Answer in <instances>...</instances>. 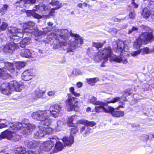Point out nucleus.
Here are the masks:
<instances>
[{
    "label": "nucleus",
    "mask_w": 154,
    "mask_h": 154,
    "mask_svg": "<svg viewBox=\"0 0 154 154\" xmlns=\"http://www.w3.org/2000/svg\"><path fill=\"white\" fill-rule=\"evenodd\" d=\"M69 32L67 29H58L56 33H52L48 38L53 41V48H57L61 47L67 52H72L83 44V39L79 34L70 33L72 38H70Z\"/></svg>",
    "instance_id": "nucleus-1"
},
{
    "label": "nucleus",
    "mask_w": 154,
    "mask_h": 154,
    "mask_svg": "<svg viewBox=\"0 0 154 154\" xmlns=\"http://www.w3.org/2000/svg\"><path fill=\"white\" fill-rule=\"evenodd\" d=\"M62 111V107L60 105H55L51 106L49 110H39L33 112L31 117L35 120H41L43 124L48 126L51 123V119L50 118L51 116L57 118L61 115Z\"/></svg>",
    "instance_id": "nucleus-2"
},
{
    "label": "nucleus",
    "mask_w": 154,
    "mask_h": 154,
    "mask_svg": "<svg viewBox=\"0 0 154 154\" xmlns=\"http://www.w3.org/2000/svg\"><path fill=\"white\" fill-rule=\"evenodd\" d=\"M35 25L34 22L29 21L23 24V30L21 29H18L15 27L9 26L8 28V31L12 36L17 35L20 38H23V35L27 34V33H32L36 36L40 35L42 33L46 34L48 32L51 30L50 27H47L43 29V32H42L37 29Z\"/></svg>",
    "instance_id": "nucleus-3"
},
{
    "label": "nucleus",
    "mask_w": 154,
    "mask_h": 154,
    "mask_svg": "<svg viewBox=\"0 0 154 154\" xmlns=\"http://www.w3.org/2000/svg\"><path fill=\"white\" fill-rule=\"evenodd\" d=\"M22 122L9 123L6 119H0V129L7 128L9 126L13 130L14 133L20 131V132L23 134H28L35 128L34 125L29 123L27 119H24Z\"/></svg>",
    "instance_id": "nucleus-4"
},
{
    "label": "nucleus",
    "mask_w": 154,
    "mask_h": 154,
    "mask_svg": "<svg viewBox=\"0 0 154 154\" xmlns=\"http://www.w3.org/2000/svg\"><path fill=\"white\" fill-rule=\"evenodd\" d=\"M24 85L16 80L11 81L9 83H5L1 86V91L5 95H9L12 91H20L24 88Z\"/></svg>",
    "instance_id": "nucleus-5"
},
{
    "label": "nucleus",
    "mask_w": 154,
    "mask_h": 154,
    "mask_svg": "<svg viewBox=\"0 0 154 154\" xmlns=\"http://www.w3.org/2000/svg\"><path fill=\"white\" fill-rule=\"evenodd\" d=\"M74 88L71 87L69 88V91L71 94H68V99L66 100V103L70 107L71 110H74L75 108H79L80 106L79 100L76 97L72 96L71 94L76 97L80 96V94L75 91Z\"/></svg>",
    "instance_id": "nucleus-6"
},
{
    "label": "nucleus",
    "mask_w": 154,
    "mask_h": 154,
    "mask_svg": "<svg viewBox=\"0 0 154 154\" xmlns=\"http://www.w3.org/2000/svg\"><path fill=\"white\" fill-rule=\"evenodd\" d=\"M112 51L109 47L105 48L103 50H100L95 55L94 60L99 62L101 60L107 61L109 57H113Z\"/></svg>",
    "instance_id": "nucleus-7"
},
{
    "label": "nucleus",
    "mask_w": 154,
    "mask_h": 154,
    "mask_svg": "<svg viewBox=\"0 0 154 154\" xmlns=\"http://www.w3.org/2000/svg\"><path fill=\"white\" fill-rule=\"evenodd\" d=\"M154 37L152 32H143L140 35L139 37L134 42L133 46L134 48L139 49L143 43L147 44L150 40H153Z\"/></svg>",
    "instance_id": "nucleus-8"
},
{
    "label": "nucleus",
    "mask_w": 154,
    "mask_h": 154,
    "mask_svg": "<svg viewBox=\"0 0 154 154\" xmlns=\"http://www.w3.org/2000/svg\"><path fill=\"white\" fill-rule=\"evenodd\" d=\"M2 65H4V66L0 69V77L3 76L5 74L8 75L10 74L8 72L14 76L17 75L18 71L14 69L12 63L5 62V63H2Z\"/></svg>",
    "instance_id": "nucleus-9"
},
{
    "label": "nucleus",
    "mask_w": 154,
    "mask_h": 154,
    "mask_svg": "<svg viewBox=\"0 0 154 154\" xmlns=\"http://www.w3.org/2000/svg\"><path fill=\"white\" fill-rule=\"evenodd\" d=\"M53 140H50L46 141L40 144L38 147V153H45V152H48L51 150L53 147H54L55 143H56V140L53 138Z\"/></svg>",
    "instance_id": "nucleus-10"
},
{
    "label": "nucleus",
    "mask_w": 154,
    "mask_h": 154,
    "mask_svg": "<svg viewBox=\"0 0 154 154\" xmlns=\"http://www.w3.org/2000/svg\"><path fill=\"white\" fill-rule=\"evenodd\" d=\"M126 42L119 41L117 43V48L116 52L118 51L122 53L124 51L127 52L129 49L130 45L129 44H127Z\"/></svg>",
    "instance_id": "nucleus-11"
},
{
    "label": "nucleus",
    "mask_w": 154,
    "mask_h": 154,
    "mask_svg": "<svg viewBox=\"0 0 154 154\" xmlns=\"http://www.w3.org/2000/svg\"><path fill=\"white\" fill-rule=\"evenodd\" d=\"M32 69H28L25 70L22 74V78L25 81H28L32 79V77L34 75Z\"/></svg>",
    "instance_id": "nucleus-12"
},
{
    "label": "nucleus",
    "mask_w": 154,
    "mask_h": 154,
    "mask_svg": "<svg viewBox=\"0 0 154 154\" xmlns=\"http://www.w3.org/2000/svg\"><path fill=\"white\" fill-rule=\"evenodd\" d=\"M17 49L15 44L11 42L7 43L3 48L5 52L12 53Z\"/></svg>",
    "instance_id": "nucleus-13"
},
{
    "label": "nucleus",
    "mask_w": 154,
    "mask_h": 154,
    "mask_svg": "<svg viewBox=\"0 0 154 154\" xmlns=\"http://www.w3.org/2000/svg\"><path fill=\"white\" fill-rule=\"evenodd\" d=\"M25 143L29 148H32L33 149L32 150L34 151L36 150V151L38 152V146L39 145L38 142L36 141H32L29 142L26 141Z\"/></svg>",
    "instance_id": "nucleus-14"
},
{
    "label": "nucleus",
    "mask_w": 154,
    "mask_h": 154,
    "mask_svg": "<svg viewBox=\"0 0 154 154\" xmlns=\"http://www.w3.org/2000/svg\"><path fill=\"white\" fill-rule=\"evenodd\" d=\"M122 53H121L120 56L115 57L114 58V60L118 62L126 64L128 62L127 59V58L128 57V56L125 55L123 56Z\"/></svg>",
    "instance_id": "nucleus-15"
},
{
    "label": "nucleus",
    "mask_w": 154,
    "mask_h": 154,
    "mask_svg": "<svg viewBox=\"0 0 154 154\" xmlns=\"http://www.w3.org/2000/svg\"><path fill=\"white\" fill-rule=\"evenodd\" d=\"M46 134V131H45V128L43 125H40L39 126L38 130L37 132L35 134L34 137L36 138H40L43 137Z\"/></svg>",
    "instance_id": "nucleus-16"
},
{
    "label": "nucleus",
    "mask_w": 154,
    "mask_h": 154,
    "mask_svg": "<svg viewBox=\"0 0 154 154\" xmlns=\"http://www.w3.org/2000/svg\"><path fill=\"white\" fill-rule=\"evenodd\" d=\"M13 133H14L13 131H10L8 129H7L2 132V134L0 135V139L7 138L8 140H11Z\"/></svg>",
    "instance_id": "nucleus-17"
},
{
    "label": "nucleus",
    "mask_w": 154,
    "mask_h": 154,
    "mask_svg": "<svg viewBox=\"0 0 154 154\" xmlns=\"http://www.w3.org/2000/svg\"><path fill=\"white\" fill-rule=\"evenodd\" d=\"M45 93L44 91L40 90L39 88H37L32 94V97L35 99L42 98L43 94Z\"/></svg>",
    "instance_id": "nucleus-18"
},
{
    "label": "nucleus",
    "mask_w": 154,
    "mask_h": 154,
    "mask_svg": "<svg viewBox=\"0 0 154 154\" xmlns=\"http://www.w3.org/2000/svg\"><path fill=\"white\" fill-rule=\"evenodd\" d=\"M105 103H102L101 105H99L98 106H96L95 109L97 112L104 111L105 112L109 113V111L111 109H112L111 106H109L107 108H105L103 106Z\"/></svg>",
    "instance_id": "nucleus-19"
},
{
    "label": "nucleus",
    "mask_w": 154,
    "mask_h": 154,
    "mask_svg": "<svg viewBox=\"0 0 154 154\" xmlns=\"http://www.w3.org/2000/svg\"><path fill=\"white\" fill-rule=\"evenodd\" d=\"M62 140L65 146H70L73 143L74 138L73 136L71 135L69 137H63Z\"/></svg>",
    "instance_id": "nucleus-20"
},
{
    "label": "nucleus",
    "mask_w": 154,
    "mask_h": 154,
    "mask_svg": "<svg viewBox=\"0 0 154 154\" xmlns=\"http://www.w3.org/2000/svg\"><path fill=\"white\" fill-rule=\"evenodd\" d=\"M112 109L109 110V113L111 112L112 115L114 117H123L124 115V113L123 111H114L113 108L111 106Z\"/></svg>",
    "instance_id": "nucleus-21"
},
{
    "label": "nucleus",
    "mask_w": 154,
    "mask_h": 154,
    "mask_svg": "<svg viewBox=\"0 0 154 154\" xmlns=\"http://www.w3.org/2000/svg\"><path fill=\"white\" fill-rule=\"evenodd\" d=\"M77 116L75 115L69 116L67 121L68 125L70 127H74L75 125L73 122L77 120Z\"/></svg>",
    "instance_id": "nucleus-22"
},
{
    "label": "nucleus",
    "mask_w": 154,
    "mask_h": 154,
    "mask_svg": "<svg viewBox=\"0 0 154 154\" xmlns=\"http://www.w3.org/2000/svg\"><path fill=\"white\" fill-rule=\"evenodd\" d=\"M35 10H26V13L28 16H32L34 17L40 19L42 18L41 16L36 13L34 11Z\"/></svg>",
    "instance_id": "nucleus-23"
},
{
    "label": "nucleus",
    "mask_w": 154,
    "mask_h": 154,
    "mask_svg": "<svg viewBox=\"0 0 154 154\" xmlns=\"http://www.w3.org/2000/svg\"><path fill=\"white\" fill-rule=\"evenodd\" d=\"M56 143L55 146L54 148H55L57 149H54L53 151V153L56 152L58 151L62 150L64 147L63 145L61 142H60L59 141L57 142L56 140Z\"/></svg>",
    "instance_id": "nucleus-24"
},
{
    "label": "nucleus",
    "mask_w": 154,
    "mask_h": 154,
    "mask_svg": "<svg viewBox=\"0 0 154 154\" xmlns=\"http://www.w3.org/2000/svg\"><path fill=\"white\" fill-rule=\"evenodd\" d=\"M38 121H41V122L40 123V125H43V126L44 128H45V131H46V134H49L51 133L53 131H54V128L53 127V125L52 126V128H51L49 127L51 124L48 126L45 125L42 123L41 120Z\"/></svg>",
    "instance_id": "nucleus-25"
},
{
    "label": "nucleus",
    "mask_w": 154,
    "mask_h": 154,
    "mask_svg": "<svg viewBox=\"0 0 154 154\" xmlns=\"http://www.w3.org/2000/svg\"><path fill=\"white\" fill-rule=\"evenodd\" d=\"M88 102L94 105H101L102 102L100 101H97V98L93 97L89 99L88 100Z\"/></svg>",
    "instance_id": "nucleus-26"
},
{
    "label": "nucleus",
    "mask_w": 154,
    "mask_h": 154,
    "mask_svg": "<svg viewBox=\"0 0 154 154\" xmlns=\"http://www.w3.org/2000/svg\"><path fill=\"white\" fill-rule=\"evenodd\" d=\"M79 122L82 124H84L87 126L93 127L95 125V123L93 122H89L85 120H81Z\"/></svg>",
    "instance_id": "nucleus-27"
},
{
    "label": "nucleus",
    "mask_w": 154,
    "mask_h": 154,
    "mask_svg": "<svg viewBox=\"0 0 154 154\" xmlns=\"http://www.w3.org/2000/svg\"><path fill=\"white\" fill-rule=\"evenodd\" d=\"M16 149L15 152L16 154H27L28 152L24 148L21 147H15Z\"/></svg>",
    "instance_id": "nucleus-28"
},
{
    "label": "nucleus",
    "mask_w": 154,
    "mask_h": 154,
    "mask_svg": "<svg viewBox=\"0 0 154 154\" xmlns=\"http://www.w3.org/2000/svg\"><path fill=\"white\" fill-rule=\"evenodd\" d=\"M63 123L62 121L58 120L56 123L54 125H53L54 130L55 131H58L60 130L61 125Z\"/></svg>",
    "instance_id": "nucleus-29"
},
{
    "label": "nucleus",
    "mask_w": 154,
    "mask_h": 154,
    "mask_svg": "<svg viewBox=\"0 0 154 154\" xmlns=\"http://www.w3.org/2000/svg\"><path fill=\"white\" fill-rule=\"evenodd\" d=\"M30 54V50L28 49L22 50L20 53V55L21 56L26 58H29Z\"/></svg>",
    "instance_id": "nucleus-30"
},
{
    "label": "nucleus",
    "mask_w": 154,
    "mask_h": 154,
    "mask_svg": "<svg viewBox=\"0 0 154 154\" xmlns=\"http://www.w3.org/2000/svg\"><path fill=\"white\" fill-rule=\"evenodd\" d=\"M51 2L50 3V4L52 5L57 6L56 8H51L50 10H56L59 9L60 6V5L59 2L57 1V0H51Z\"/></svg>",
    "instance_id": "nucleus-31"
},
{
    "label": "nucleus",
    "mask_w": 154,
    "mask_h": 154,
    "mask_svg": "<svg viewBox=\"0 0 154 154\" xmlns=\"http://www.w3.org/2000/svg\"><path fill=\"white\" fill-rule=\"evenodd\" d=\"M26 63L24 62H17L15 63V66L17 69H20L26 66Z\"/></svg>",
    "instance_id": "nucleus-32"
},
{
    "label": "nucleus",
    "mask_w": 154,
    "mask_h": 154,
    "mask_svg": "<svg viewBox=\"0 0 154 154\" xmlns=\"http://www.w3.org/2000/svg\"><path fill=\"white\" fill-rule=\"evenodd\" d=\"M19 38V37H18V36L16 35L12 36V37L11 38V42L15 44L17 46V48H18V45L19 43H17V42H18L19 41V40L20 39Z\"/></svg>",
    "instance_id": "nucleus-33"
},
{
    "label": "nucleus",
    "mask_w": 154,
    "mask_h": 154,
    "mask_svg": "<svg viewBox=\"0 0 154 154\" xmlns=\"http://www.w3.org/2000/svg\"><path fill=\"white\" fill-rule=\"evenodd\" d=\"M141 14L143 17L147 18L150 16V12L149 10H142L141 12Z\"/></svg>",
    "instance_id": "nucleus-34"
},
{
    "label": "nucleus",
    "mask_w": 154,
    "mask_h": 154,
    "mask_svg": "<svg viewBox=\"0 0 154 154\" xmlns=\"http://www.w3.org/2000/svg\"><path fill=\"white\" fill-rule=\"evenodd\" d=\"M87 80V82L88 83L91 85H92L93 83H96L98 82L99 81V79L98 78L96 77L88 79Z\"/></svg>",
    "instance_id": "nucleus-35"
},
{
    "label": "nucleus",
    "mask_w": 154,
    "mask_h": 154,
    "mask_svg": "<svg viewBox=\"0 0 154 154\" xmlns=\"http://www.w3.org/2000/svg\"><path fill=\"white\" fill-rule=\"evenodd\" d=\"M28 44V42L26 41V38H24L21 41H20L18 43V48L20 46L21 48L25 47Z\"/></svg>",
    "instance_id": "nucleus-36"
},
{
    "label": "nucleus",
    "mask_w": 154,
    "mask_h": 154,
    "mask_svg": "<svg viewBox=\"0 0 154 154\" xmlns=\"http://www.w3.org/2000/svg\"><path fill=\"white\" fill-rule=\"evenodd\" d=\"M121 98L119 97H116L115 98H112L111 100L109 101H107V103H114L116 102L120 101L119 103H120Z\"/></svg>",
    "instance_id": "nucleus-37"
},
{
    "label": "nucleus",
    "mask_w": 154,
    "mask_h": 154,
    "mask_svg": "<svg viewBox=\"0 0 154 154\" xmlns=\"http://www.w3.org/2000/svg\"><path fill=\"white\" fill-rule=\"evenodd\" d=\"M20 138V136L19 135H17L15 133H13L11 139L14 141H18Z\"/></svg>",
    "instance_id": "nucleus-38"
},
{
    "label": "nucleus",
    "mask_w": 154,
    "mask_h": 154,
    "mask_svg": "<svg viewBox=\"0 0 154 154\" xmlns=\"http://www.w3.org/2000/svg\"><path fill=\"white\" fill-rule=\"evenodd\" d=\"M141 50V54L143 55L145 54H147L149 53L150 51L148 48H143L140 49Z\"/></svg>",
    "instance_id": "nucleus-39"
},
{
    "label": "nucleus",
    "mask_w": 154,
    "mask_h": 154,
    "mask_svg": "<svg viewBox=\"0 0 154 154\" xmlns=\"http://www.w3.org/2000/svg\"><path fill=\"white\" fill-rule=\"evenodd\" d=\"M141 53V50L140 49L135 51H132L130 54L132 56L136 57L140 54Z\"/></svg>",
    "instance_id": "nucleus-40"
},
{
    "label": "nucleus",
    "mask_w": 154,
    "mask_h": 154,
    "mask_svg": "<svg viewBox=\"0 0 154 154\" xmlns=\"http://www.w3.org/2000/svg\"><path fill=\"white\" fill-rule=\"evenodd\" d=\"M103 44L102 43H93V46L96 47L97 50L99 48H101L103 46Z\"/></svg>",
    "instance_id": "nucleus-41"
},
{
    "label": "nucleus",
    "mask_w": 154,
    "mask_h": 154,
    "mask_svg": "<svg viewBox=\"0 0 154 154\" xmlns=\"http://www.w3.org/2000/svg\"><path fill=\"white\" fill-rule=\"evenodd\" d=\"M56 92L54 90L51 91L47 92V95L51 98H53L55 96V94Z\"/></svg>",
    "instance_id": "nucleus-42"
},
{
    "label": "nucleus",
    "mask_w": 154,
    "mask_h": 154,
    "mask_svg": "<svg viewBox=\"0 0 154 154\" xmlns=\"http://www.w3.org/2000/svg\"><path fill=\"white\" fill-rule=\"evenodd\" d=\"M8 26V24L5 22H3L2 24L0 26V29L1 30H5Z\"/></svg>",
    "instance_id": "nucleus-43"
},
{
    "label": "nucleus",
    "mask_w": 154,
    "mask_h": 154,
    "mask_svg": "<svg viewBox=\"0 0 154 154\" xmlns=\"http://www.w3.org/2000/svg\"><path fill=\"white\" fill-rule=\"evenodd\" d=\"M37 56V53L36 52L30 50V54L29 55V58L36 57Z\"/></svg>",
    "instance_id": "nucleus-44"
},
{
    "label": "nucleus",
    "mask_w": 154,
    "mask_h": 154,
    "mask_svg": "<svg viewBox=\"0 0 154 154\" xmlns=\"http://www.w3.org/2000/svg\"><path fill=\"white\" fill-rule=\"evenodd\" d=\"M36 9L38 10H45L47 9L46 6L44 5L43 4H40L38 6H36Z\"/></svg>",
    "instance_id": "nucleus-45"
},
{
    "label": "nucleus",
    "mask_w": 154,
    "mask_h": 154,
    "mask_svg": "<svg viewBox=\"0 0 154 154\" xmlns=\"http://www.w3.org/2000/svg\"><path fill=\"white\" fill-rule=\"evenodd\" d=\"M138 29L137 28L133 26L132 29L128 30V34H130L132 33H134L136 32L138 30Z\"/></svg>",
    "instance_id": "nucleus-46"
},
{
    "label": "nucleus",
    "mask_w": 154,
    "mask_h": 154,
    "mask_svg": "<svg viewBox=\"0 0 154 154\" xmlns=\"http://www.w3.org/2000/svg\"><path fill=\"white\" fill-rule=\"evenodd\" d=\"M129 17L131 19H134L135 16V14L134 11H131L129 12Z\"/></svg>",
    "instance_id": "nucleus-47"
},
{
    "label": "nucleus",
    "mask_w": 154,
    "mask_h": 154,
    "mask_svg": "<svg viewBox=\"0 0 154 154\" xmlns=\"http://www.w3.org/2000/svg\"><path fill=\"white\" fill-rule=\"evenodd\" d=\"M54 10H51L49 13L48 15H46L45 16L46 17L48 18L50 17L51 16H53L54 13Z\"/></svg>",
    "instance_id": "nucleus-48"
},
{
    "label": "nucleus",
    "mask_w": 154,
    "mask_h": 154,
    "mask_svg": "<svg viewBox=\"0 0 154 154\" xmlns=\"http://www.w3.org/2000/svg\"><path fill=\"white\" fill-rule=\"evenodd\" d=\"M87 4L86 3H83V4L80 3L77 5L78 7L82 8H83V7H87Z\"/></svg>",
    "instance_id": "nucleus-49"
},
{
    "label": "nucleus",
    "mask_w": 154,
    "mask_h": 154,
    "mask_svg": "<svg viewBox=\"0 0 154 154\" xmlns=\"http://www.w3.org/2000/svg\"><path fill=\"white\" fill-rule=\"evenodd\" d=\"M81 73L80 71L78 69H75L73 72V74L75 75H79Z\"/></svg>",
    "instance_id": "nucleus-50"
},
{
    "label": "nucleus",
    "mask_w": 154,
    "mask_h": 154,
    "mask_svg": "<svg viewBox=\"0 0 154 154\" xmlns=\"http://www.w3.org/2000/svg\"><path fill=\"white\" fill-rule=\"evenodd\" d=\"M91 132V128L88 127L86 126V131L85 132L86 133H90Z\"/></svg>",
    "instance_id": "nucleus-51"
},
{
    "label": "nucleus",
    "mask_w": 154,
    "mask_h": 154,
    "mask_svg": "<svg viewBox=\"0 0 154 154\" xmlns=\"http://www.w3.org/2000/svg\"><path fill=\"white\" fill-rule=\"evenodd\" d=\"M77 132V130L75 128H72L71 130V134H75Z\"/></svg>",
    "instance_id": "nucleus-52"
},
{
    "label": "nucleus",
    "mask_w": 154,
    "mask_h": 154,
    "mask_svg": "<svg viewBox=\"0 0 154 154\" xmlns=\"http://www.w3.org/2000/svg\"><path fill=\"white\" fill-rule=\"evenodd\" d=\"M38 151H34V150H30L29 152V154H38Z\"/></svg>",
    "instance_id": "nucleus-53"
},
{
    "label": "nucleus",
    "mask_w": 154,
    "mask_h": 154,
    "mask_svg": "<svg viewBox=\"0 0 154 154\" xmlns=\"http://www.w3.org/2000/svg\"><path fill=\"white\" fill-rule=\"evenodd\" d=\"M83 84L82 82H79L77 83L76 86L79 88H80L82 87Z\"/></svg>",
    "instance_id": "nucleus-54"
},
{
    "label": "nucleus",
    "mask_w": 154,
    "mask_h": 154,
    "mask_svg": "<svg viewBox=\"0 0 154 154\" xmlns=\"http://www.w3.org/2000/svg\"><path fill=\"white\" fill-rule=\"evenodd\" d=\"M132 4L133 6L134 7V8H137L138 7V5L136 4L135 2H132Z\"/></svg>",
    "instance_id": "nucleus-55"
},
{
    "label": "nucleus",
    "mask_w": 154,
    "mask_h": 154,
    "mask_svg": "<svg viewBox=\"0 0 154 154\" xmlns=\"http://www.w3.org/2000/svg\"><path fill=\"white\" fill-rule=\"evenodd\" d=\"M85 130L86 131V126H83L80 129V132L81 133H82V132Z\"/></svg>",
    "instance_id": "nucleus-56"
},
{
    "label": "nucleus",
    "mask_w": 154,
    "mask_h": 154,
    "mask_svg": "<svg viewBox=\"0 0 154 154\" xmlns=\"http://www.w3.org/2000/svg\"><path fill=\"white\" fill-rule=\"evenodd\" d=\"M8 8V5L5 4L3 5V7L2 8V10H6Z\"/></svg>",
    "instance_id": "nucleus-57"
},
{
    "label": "nucleus",
    "mask_w": 154,
    "mask_h": 154,
    "mask_svg": "<svg viewBox=\"0 0 154 154\" xmlns=\"http://www.w3.org/2000/svg\"><path fill=\"white\" fill-rule=\"evenodd\" d=\"M131 93V92H129L126 91L125 92V96H127L128 95H130Z\"/></svg>",
    "instance_id": "nucleus-58"
},
{
    "label": "nucleus",
    "mask_w": 154,
    "mask_h": 154,
    "mask_svg": "<svg viewBox=\"0 0 154 154\" xmlns=\"http://www.w3.org/2000/svg\"><path fill=\"white\" fill-rule=\"evenodd\" d=\"M36 2V0H29L27 1V3H31L33 4L35 3Z\"/></svg>",
    "instance_id": "nucleus-59"
},
{
    "label": "nucleus",
    "mask_w": 154,
    "mask_h": 154,
    "mask_svg": "<svg viewBox=\"0 0 154 154\" xmlns=\"http://www.w3.org/2000/svg\"><path fill=\"white\" fill-rule=\"evenodd\" d=\"M112 32H113L114 33H116L117 32V29L115 28H112Z\"/></svg>",
    "instance_id": "nucleus-60"
},
{
    "label": "nucleus",
    "mask_w": 154,
    "mask_h": 154,
    "mask_svg": "<svg viewBox=\"0 0 154 154\" xmlns=\"http://www.w3.org/2000/svg\"><path fill=\"white\" fill-rule=\"evenodd\" d=\"M104 61L101 64L100 66L102 67H103L105 66V65H104V63L106 62V61H105L104 60H103Z\"/></svg>",
    "instance_id": "nucleus-61"
},
{
    "label": "nucleus",
    "mask_w": 154,
    "mask_h": 154,
    "mask_svg": "<svg viewBox=\"0 0 154 154\" xmlns=\"http://www.w3.org/2000/svg\"><path fill=\"white\" fill-rule=\"evenodd\" d=\"M53 23L52 22H50L48 23V25L49 26H51L53 25Z\"/></svg>",
    "instance_id": "nucleus-62"
},
{
    "label": "nucleus",
    "mask_w": 154,
    "mask_h": 154,
    "mask_svg": "<svg viewBox=\"0 0 154 154\" xmlns=\"http://www.w3.org/2000/svg\"><path fill=\"white\" fill-rule=\"evenodd\" d=\"M122 19H118L117 18H116L114 19V21H118V22H120L121 21Z\"/></svg>",
    "instance_id": "nucleus-63"
},
{
    "label": "nucleus",
    "mask_w": 154,
    "mask_h": 154,
    "mask_svg": "<svg viewBox=\"0 0 154 154\" xmlns=\"http://www.w3.org/2000/svg\"><path fill=\"white\" fill-rule=\"evenodd\" d=\"M91 110V108L90 107H88L86 109V111L87 112H89Z\"/></svg>",
    "instance_id": "nucleus-64"
}]
</instances>
